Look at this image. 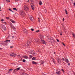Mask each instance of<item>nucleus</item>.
<instances>
[{
    "label": "nucleus",
    "instance_id": "nucleus-1",
    "mask_svg": "<svg viewBox=\"0 0 75 75\" xmlns=\"http://www.w3.org/2000/svg\"><path fill=\"white\" fill-rule=\"evenodd\" d=\"M10 56H11L12 57H16L17 56V54L15 53H13L12 54H10Z\"/></svg>",
    "mask_w": 75,
    "mask_h": 75
},
{
    "label": "nucleus",
    "instance_id": "nucleus-2",
    "mask_svg": "<svg viewBox=\"0 0 75 75\" xmlns=\"http://www.w3.org/2000/svg\"><path fill=\"white\" fill-rule=\"evenodd\" d=\"M20 68H21V67H18L17 69H14L13 70L14 73V72H16V71H18V70H20Z\"/></svg>",
    "mask_w": 75,
    "mask_h": 75
},
{
    "label": "nucleus",
    "instance_id": "nucleus-3",
    "mask_svg": "<svg viewBox=\"0 0 75 75\" xmlns=\"http://www.w3.org/2000/svg\"><path fill=\"white\" fill-rule=\"evenodd\" d=\"M58 63V64H60V63H61V60L59 58H58L57 59Z\"/></svg>",
    "mask_w": 75,
    "mask_h": 75
},
{
    "label": "nucleus",
    "instance_id": "nucleus-4",
    "mask_svg": "<svg viewBox=\"0 0 75 75\" xmlns=\"http://www.w3.org/2000/svg\"><path fill=\"white\" fill-rule=\"evenodd\" d=\"M2 28L3 29L4 31H6V26H5L4 25L2 26Z\"/></svg>",
    "mask_w": 75,
    "mask_h": 75
},
{
    "label": "nucleus",
    "instance_id": "nucleus-5",
    "mask_svg": "<svg viewBox=\"0 0 75 75\" xmlns=\"http://www.w3.org/2000/svg\"><path fill=\"white\" fill-rule=\"evenodd\" d=\"M31 7L32 8V10H34L35 8H34V5H31Z\"/></svg>",
    "mask_w": 75,
    "mask_h": 75
},
{
    "label": "nucleus",
    "instance_id": "nucleus-6",
    "mask_svg": "<svg viewBox=\"0 0 75 75\" xmlns=\"http://www.w3.org/2000/svg\"><path fill=\"white\" fill-rule=\"evenodd\" d=\"M41 41L42 44H45V45H46V44H46V43H45V41H44V40H41Z\"/></svg>",
    "mask_w": 75,
    "mask_h": 75
},
{
    "label": "nucleus",
    "instance_id": "nucleus-7",
    "mask_svg": "<svg viewBox=\"0 0 75 75\" xmlns=\"http://www.w3.org/2000/svg\"><path fill=\"white\" fill-rule=\"evenodd\" d=\"M39 36L40 39H42L44 38V36H43L42 35H39Z\"/></svg>",
    "mask_w": 75,
    "mask_h": 75
},
{
    "label": "nucleus",
    "instance_id": "nucleus-8",
    "mask_svg": "<svg viewBox=\"0 0 75 75\" xmlns=\"http://www.w3.org/2000/svg\"><path fill=\"white\" fill-rule=\"evenodd\" d=\"M21 13L20 14V15L21 16H24V15L25 14V13H24V12L23 11L21 12Z\"/></svg>",
    "mask_w": 75,
    "mask_h": 75
},
{
    "label": "nucleus",
    "instance_id": "nucleus-9",
    "mask_svg": "<svg viewBox=\"0 0 75 75\" xmlns=\"http://www.w3.org/2000/svg\"><path fill=\"white\" fill-rule=\"evenodd\" d=\"M24 10H25V11H28V10H29V8H28V7L25 6Z\"/></svg>",
    "mask_w": 75,
    "mask_h": 75
},
{
    "label": "nucleus",
    "instance_id": "nucleus-10",
    "mask_svg": "<svg viewBox=\"0 0 75 75\" xmlns=\"http://www.w3.org/2000/svg\"><path fill=\"white\" fill-rule=\"evenodd\" d=\"M56 73L57 74V75H60V74H61V71H57L56 72Z\"/></svg>",
    "mask_w": 75,
    "mask_h": 75
},
{
    "label": "nucleus",
    "instance_id": "nucleus-11",
    "mask_svg": "<svg viewBox=\"0 0 75 75\" xmlns=\"http://www.w3.org/2000/svg\"><path fill=\"white\" fill-rule=\"evenodd\" d=\"M39 40L38 39H36L35 40V42H39Z\"/></svg>",
    "mask_w": 75,
    "mask_h": 75
},
{
    "label": "nucleus",
    "instance_id": "nucleus-12",
    "mask_svg": "<svg viewBox=\"0 0 75 75\" xmlns=\"http://www.w3.org/2000/svg\"><path fill=\"white\" fill-rule=\"evenodd\" d=\"M23 57L25 58V59H28V57H27L26 55L23 56Z\"/></svg>",
    "mask_w": 75,
    "mask_h": 75
},
{
    "label": "nucleus",
    "instance_id": "nucleus-13",
    "mask_svg": "<svg viewBox=\"0 0 75 75\" xmlns=\"http://www.w3.org/2000/svg\"><path fill=\"white\" fill-rule=\"evenodd\" d=\"M31 43V42H28V41H27V46H28V45H29V44H30Z\"/></svg>",
    "mask_w": 75,
    "mask_h": 75
},
{
    "label": "nucleus",
    "instance_id": "nucleus-14",
    "mask_svg": "<svg viewBox=\"0 0 75 75\" xmlns=\"http://www.w3.org/2000/svg\"><path fill=\"white\" fill-rule=\"evenodd\" d=\"M31 40H32V39H31V38L29 39L27 41H28V42H31Z\"/></svg>",
    "mask_w": 75,
    "mask_h": 75
},
{
    "label": "nucleus",
    "instance_id": "nucleus-15",
    "mask_svg": "<svg viewBox=\"0 0 75 75\" xmlns=\"http://www.w3.org/2000/svg\"><path fill=\"white\" fill-rule=\"evenodd\" d=\"M48 39H49V40H54V38H52V37H50V38H48Z\"/></svg>",
    "mask_w": 75,
    "mask_h": 75
},
{
    "label": "nucleus",
    "instance_id": "nucleus-16",
    "mask_svg": "<svg viewBox=\"0 0 75 75\" xmlns=\"http://www.w3.org/2000/svg\"><path fill=\"white\" fill-rule=\"evenodd\" d=\"M32 63L33 64H37V63L36 62H35L33 61L32 62Z\"/></svg>",
    "mask_w": 75,
    "mask_h": 75
},
{
    "label": "nucleus",
    "instance_id": "nucleus-17",
    "mask_svg": "<svg viewBox=\"0 0 75 75\" xmlns=\"http://www.w3.org/2000/svg\"><path fill=\"white\" fill-rule=\"evenodd\" d=\"M41 64H44V61L41 60Z\"/></svg>",
    "mask_w": 75,
    "mask_h": 75
},
{
    "label": "nucleus",
    "instance_id": "nucleus-18",
    "mask_svg": "<svg viewBox=\"0 0 75 75\" xmlns=\"http://www.w3.org/2000/svg\"><path fill=\"white\" fill-rule=\"evenodd\" d=\"M22 75H28V74L25 73H22Z\"/></svg>",
    "mask_w": 75,
    "mask_h": 75
},
{
    "label": "nucleus",
    "instance_id": "nucleus-19",
    "mask_svg": "<svg viewBox=\"0 0 75 75\" xmlns=\"http://www.w3.org/2000/svg\"><path fill=\"white\" fill-rule=\"evenodd\" d=\"M36 57H33V58L32 59V60H35Z\"/></svg>",
    "mask_w": 75,
    "mask_h": 75
},
{
    "label": "nucleus",
    "instance_id": "nucleus-20",
    "mask_svg": "<svg viewBox=\"0 0 75 75\" xmlns=\"http://www.w3.org/2000/svg\"><path fill=\"white\" fill-rule=\"evenodd\" d=\"M39 4L40 5H41L42 4V2L41 1H40Z\"/></svg>",
    "mask_w": 75,
    "mask_h": 75
},
{
    "label": "nucleus",
    "instance_id": "nucleus-21",
    "mask_svg": "<svg viewBox=\"0 0 75 75\" xmlns=\"http://www.w3.org/2000/svg\"><path fill=\"white\" fill-rule=\"evenodd\" d=\"M65 61H66V62H67V63H68V62H69V61L68 60V59H66L65 60Z\"/></svg>",
    "mask_w": 75,
    "mask_h": 75
},
{
    "label": "nucleus",
    "instance_id": "nucleus-22",
    "mask_svg": "<svg viewBox=\"0 0 75 75\" xmlns=\"http://www.w3.org/2000/svg\"><path fill=\"white\" fill-rule=\"evenodd\" d=\"M66 14H68V12L66 10V9L65 10Z\"/></svg>",
    "mask_w": 75,
    "mask_h": 75
},
{
    "label": "nucleus",
    "instance_id": "nucleus-23",
    "mask_svg": "<svg viewBox=\"0 0 75 75\" xmlns=\"http://www.w3.org/2000/svg\"><path fill=\"white\" fill-rule=\"evenodd\" d=\"M11 28H12L13 30H16V28H15V27L13 26H12V27H11Z\"/></svg>",
    "mask_w": 75,
    "mask_h": 75
},
{
    "label": "nucleus",
    "instance_id": "nucleus-24",
    "mask_svg": "<svg viewBox=\"0 0 75 75\" xmlns=\"http://www.w3.org/2000/svg\"><path fill=\"white\" fill-rule=\"evenodd\" d=\"M72 35L73 37H74V38H75V35L74 34V33L72 34Z\"/></svg>",
    "mask_w": 75,
    "mask_h": 75
},
{
    "label": "nucleus",
    "instance_id": "nucleus-25",
    "mask_svg": "<svg viewBox=\"0 0 75 75\" xmlns=\"http://www.w3.org/2000/svg\"><path fill=\"white\" fill-rule=\"evenodd\" d=\"M61 71H62V72H63V73H65V71H64V69H61Z\"/></svg>",
    "mask_w": 75,
    "mask_h": 75
},
{
    "label": "nucleus",
    "instance_id": "nucleus-26",
    "mask_svg": "<svg viewBox=\"0 0 75 75\" xmlns=\"http://www.w3.org/2000/svg\"><path fill=\"white\" fill-rule=\"evenodd\" d=\"M30 18L31 21H33V18L32 17H30Z\"/></svg>",
    "mask_w": 75,
    "mask_h": 75
},
{
    "label": "nucleus",
    "instance_id": "nucleus-27",
    "mask_svg": "<svg viewBox=\"0 0 75 75\" xmlns=\"http://www.w3.org/2000/svg\"><path fill=\"white\" fill-rule=\"evenodd\" d=\"M39 32H40V30H36L35 31V33H39Z\"/></svg>",
    "mask_w": 75,
    "mask_h": 75
},
{
    "label": "nucleus",
    "instance_id": "nucleus-28",
    "mask_svg": "<svg viewBox=\"0 0 75 75\" xmlns=\"http://www.w3.org/2000/svg\"><path fill=\"white\" fill-rule=\"evenodd\" d=\"M13 10H16V11H17V10L16 8H13Z\"/></svg>",
    "mask_w": 75,
    "mask_h": 75
},
{
    "label": "nucleus",
    "instance_id": "nucleus-29",
    "mask_svg": "<svg viewBox=\"0 0 75 75\" xmlns=\"http://www.w3.org/2000/svg\"><path fill=\"white\" fill-rule=\"evenodd\" d=\"M23 30L25 32V33H27V30H26V29H24Z\"/></svg>",
    "mask_w": 75,
    "mask_h": 75
},
{
    "label": "nucleus",
    "instance_id": "nucleus-30",
    "mask_svg": "<svg viewBox=\"0 0 75 75\" xmlns=\"http://www.w3.org/2000/svg\"><path fill=\"white\" fill-rule=\"evenodd\" d=\"M11 22L12 23H16V22L14 21H12Z\"/></svg>",
    "mask_w": 75,
    "mask_h": 75
},
{
    "label": "nucleus",
    "instance_id": "nucleus-31",
    "mask_svg": "<svg viewBox=\"0 0 75 75\" xmlns=\"http://www.w3.org/2000/svg\"><path fill=\"white\" fill-rule=\"evenodd\" d=\"M30 30H31V31H34V29L33 28H31Z\"/></svg>",
    "mask_w": 75,
    "mask_h": 75
},
{
    "label": "nucleus",
    "instance_id": "nucleus-32",
    "mask_svg": "<svg viewBox=\"0 0 75 75\" xmlns=\"http://www.w3.org/2000/svg\"><path fill=\"white\" fill-rule=\"evenodd\" d=\"M12 11V12H11L12 14H14V11Z\"/></svg>",
    "mask_w": 75,
    "mask_h": 75
},
{
    "label": "nucleus",
    "instance_id": "nucleus-33",
    "mask_svg": "<svg viewBox=\"0 0 75 75\" xmlns=\"http://www.w3.org/2000/svg\"><path fill=\"white\" fill-rule=\"evenodd\" d=\"M10 26H11V27H13V25L12 24V23H11L10 24Z\"/></svg>",
    "mask_w": 75,
    "mask_h": 75
},
{
    "label": "nucleus",
    "instance_id": "nucleus-34",
    "mask_svg": "<svg viewBox=\"0 0 75 75\" xmlns=\"http://www.w3.org/2000/svg\"><path fill=\"white\" fill-rule=\"evenodd\" d=\"M23 62H25V60L24 59H23Z\"/></svg>",
    "mask_w": 75,
    "mask_h": 75
},
{
    "label": "nucleus",
    "instance_id": "nucleus-35",
    "mask_svg": "<svg viewBox=\"0 0 75 75\" xmlns=\"http://www.w3.org/2000/svg\"><path fill=\"white\" fill-rule=\"evenodd\" d=\"M9 71H13V69H9Z\"/></svg>",
    "mask_w": 75,
    "mask_h": 75
},
{
    "label": "nucleus",
    "instance_id": "nucleus-36",
    "mask_svg": "<svg viewBox=\"0 0 75 75\" xmlns=\"http://www.w3.org/2000/svg\"><path fill=\"white\" fill-rule=\"evenodd\" d=\"M52 59H53V62H54V64H55V62H54V61H53L54 60V59H53L52 57Z\"/></svg>",
    "mask_w": 75,
    "mask_h": 75
},
{
    "label": "nucleus",
    "instance_id": "nucleus-37",
    "mask_svg": "<svg viewBox=\"0 0 75 75\" xmlns=\"http://www.w3.org/2000/svg\"><path fill=\"white\" fill-rule=\"evenodd\" d=\"M62 44H63V45H64V47H65V44H64V42H62Z\"/></svg>",
    "mask_w": 75,
    "mask_h": 75
},
{
    "label": "nucleus",
    "instance_id": "nucleus-38",
    "mask_svg": "<svg viewBox=\"0 0 75 75\" xmlns=\"http://www.w3.org/2000/svg\"><path fill=\"white\" fill-rule=\"evenodd\" d=\"M6 18L8 20H9V19H10V18H9L8 17H6Z\"/></svg>",
    "mask_w": 75,
    "mask_h": 75
},
{
    "label": "nucleus",
    "instance_id": "nucleus-39",
    "mask_svg": "<svg viewBox=\"0 0 75 75\" xmlns=\"http://www.w3.org/2000/svg\"><path fill=\"white\" fill-rule=\"evenodd\" d=\"M29 57H30V58H32V57H33V56H32V55H30L29 56Z\"/></svg>",
    "mask_w": 75,
    "mask_h": 75
},
{
    "label": "nucleus",
    "instance_id": "nucleus-40",
    "mask_svg": "<svg viewBox=\"0 0 75 75\" xmlns=\"http://www.w3.org/2000/svg\"><path fill=\"white\" fill-rule=\"evenodd\" d=\"M62 59L63 61H65V59L64 58H63Z\"/></svg>",
    "mask_w": 75,
    "mask_h": 75
},
{
    "label": "nucleus",
    "instance_id": "nucleus-41",
    "mask_svg": "<svg viewBox=\"0 0 75 75\" xmlns=\"http://www.w3.org/2000/svg\"><path fill=\"white\" fill-rule=\"evenodd\" d=\"M3 23H5L6 24H7V23L6 22H4Z\"/></svg>",
    "mask_w": 75,
    "mask_h": 75
},
{
    "label": "nucleus",
    "instance_id": "nucleus-42",
    "mask_svg": "<svg viewBox=\"0 0 75 75\" xmlns=\"http://www.w3.org/2000/svg\"><path fill=\"white\" fill-rule=\"evenodd\" d=\"M56 40H57V42H59V40H58V39H56Z\"/></svg>",
    "mask_w": 75,
    "mask_h": 75
},
{
    "label": "nucleus",
    "instance_id": "nucleus-43",
    "mask_svg": "<svg viewBox=\"0 0 75 75\" xmlns=\"http://www.w3.org/2000/svg\"><path fill=\"white\" fill-rule=\"evenodd\" d=\"M10 11H12V10H11L10 9H8Z\"/></svg>",
    "mask_w": 75,
    "mask_h": 75
},
{
    "label": "nucleus",
    "instance_id": "nucleus-44",
    "mask_svg": "<svg viewBox=\"0 0 75 75\" xmlns=\"http://www.w3.org/2000/svg\"><path fill=\"white\" fill-rule=\"evenodd\" d=\"M6 1L7 3L8 2V0H6Z\"/></svg>",
    "mask_w": 75,
    "mask_h": 75
},
{
    "label": "nucleus",
    "instance_id": "nucleus-45",
    "mask_svg": "<svg viewBox=\"0 0 75 75\" xmlns=\"http://www.w3.org/2000/svg\"><path fill=\"white\" fill-rule=\"evenodd\" d=\"M53 42H56L55 40H53Z\"/></svg>",
    "mask_w": 75,
    "mask_h": 75
},
{
    "label": "nucleus",
    "instance_id": "nucleus-46",
    "mask_svg": "<svg viewBox=\"0 0 75 75\" xmlns=\"http://www.w3.org/2000/svg\"><path fill=\"white\" fill-rule=\"evenodd\" d=\"M62 32L60 33V35H62Z\"/></svg>",
    "mask_w": 75,
    "mask_h": 75
},
{
    "label": "nucleus",
    "instance_id": "nucleus-47",
    "mask_svg": "<svg viewBox=\"0 0 75 75\" xmlns=\"http://www.w3.org/2000/svg\"><path fill=\"white\" fill-rule=\"evenodd\" d=\"M1 21H4V20H3V19H2L1 20Z\"/></svg>",
    "mask_w": 75,
    "mask_h": 75
},
{
    "label": "nucleus",
    "instance_id": "nucleus-48",
    "mask_svg": "<svg viewBox=\"0 0 75 75\" xmlns=\"http://www.w3.org/2000/svg\"><path fill=\"white\" fill-rule=\"evenodd\" d=\"M65 20V19L64 18H63V21H64V20Z\"/></svg>",
    "mask_w": 75,
    "mask_h": 75
},
{
    "label": "nucleus",
    "instance_id": "nucleus-49",
    "mask_svg": "<svg viewBox=\"0 0 75 75\" xmlns=\"http://www.w3.org/2000/svg\"><path fill=\"white\" fill-rule=\"evenodd\" d=\"M10 48H13V46H11L10 47Z\"/></svg>",
    "mask_w": 75,
    "mask_h": 75
},
{
    "label": "nucleus",
    "instance_id": "nucleus-50",
    "mask_svg": "<svg viewBox=\"0 0 75 75\" xmlns=\"http://www.w3.org/2000/svg\"><path fill=\"white\" fill-rule=\"evenodd\" d=\"M1 46H2V45H1L0 44V47H1Z\"/></svg>",
    "mask_w": 75,
    "mask_h": 75
},
{
    "label": "nucleus",
    "instance_id": "nucleus-51",
    "mask_svg": "<svg viewBox=\"0 0 75 75\" xmlns=\"http://www.w3.org/2000/svg\"><path fill=\"white\" fill-rule=\"evenodd\" d=\"M6 42H7V41H8V40H6Z\"/></svg>",
    "mask_w": 75,
    "mask_h": 75
},
{
    "label": "nucleus",
    "instance_id": "nucleus-52",
    "mask_svg": "<svg viewBox=\"0 0 75 75\" xmlns=\"http://www.w3.org/2000/svg\"><path fill=\"white\" fill-rule=\"evenodd\" d=\"M69 65H70V64L69 63H68Z\"/></svg>",
    "mask_w": 75,
    "mask_h": 75
},
{
    "label": "nucleus",
    "instance_id": "nucleus-53",
    "mask_svg": "<svg viewBox=\"0 0 75 75\" xmlns=\"http://www.w3.org/2000/svg\"><path fill=\"white\" fill-rule=\"evenodd\" d=\"M8 2H10V1L8 0Z\"/></svg>",
    "mask_w": 75,
    "mask_h": 75
},
{
    "label": "nucleus",
    "instance_id": "nucleus-54",
    "mask_svg": "<svg viewBox=\"0 0 75 75\" xmlns=\"http://www.w3.org/2000/svg\"><path fill=\"white\" fill-rule=\"evenodd\" d=\"M10 72H11L10 71L8 72V73H10Z\"/></svg>",
    "mask_w": 75,
    "mask_h": 75
},
{
    "label": "nucleus",
    "instance_id": "nucleus-55",
    "mask_svg": "<svg viewBox=\"0 0 75 75\" xmlns=\"http://www.w3.org/2000/svg\"><path fill=\"white\" fill-rule=\"evenodd\" d=\"M74 6H75V3H74Z\"/></svg>",
    "mask_w": 75,
    "mask_h": 75
},
{
    "label": "nucleus",
    "instance_id": "nucleus-56",
    "mask_svg": "<svg viewBox=\"0 0 75 75\" xmlns=\"http://www.w3.org/2000/svg\"><path fill=\"white\" fill-rule=\"evenodd\" d=\"M54 54H55V52H54Z\"/></svg>",
    "mask_w": 75,
    "mask_h": 75
},
{
    "label": "nucleus",
    "instance_id": "nucleus-57",
    "mask_svg": "<svg viewBox=\"0 0 75 75\" xmlns=\"http://www.w3.org/2000/svg\"><path fill=\"white\" fill-rule=\"evenodd\" d=\"M4 42H7V41H6H6H4Z\"/></svg>",
    "mask_w": 75,
    "mask_h": 75
},
{
    "label": "nucleus",
    "instance_id": "nucleus-58",
    "mask_svg": "<svg viewBox=\"0 0 75 75\" xmlns=\"http://www.w3.org/2000/svg\"><path fill=\"white\" fill-rule=\"evenodd\" d=\"M1 7H3V6L2 5H1Z\"/></svg>",
    "mask_w": 75,
    "mask_h": 75
},
{
    "label": "nucleus",
    "instance_id": "nucleus-59",
    "mask_svg": "<svg viewBox=\"0 0 75 75\" xmlns=\"http://www.w3.org/2000/svg\"><path fill=\"white\" fill-rule=\"evenodd\" d=\"M0 9H1V6H0Z\"/></svg>",
    "mask_w": 75,
    "mask_h": 75
},
{
    "label": "nucleus",
    "instance_id": "nucleus-60",
    "mask_svg": "<svg viewBox=\"0 0 75 75\" xmlns=\"http://www.w3.org/2000/svg\"><path fill=\"white\" fill-rule=\"evenodd\" d=\"M38 18V20H40V18Z\"/></svg>",
    "mask_w": 75,
    "mask_h": 75
},
{
    "label": "nucleus",
    "instance_id": "nucleus-61",
    "mask_svg": "<svg viewBox=\"0 0 75 75\" xmlns=\"http://www.w3.org/2000/svg\"><path fill=\"white\" fill-rule=\"evenodd\" d=\"M2 49V48H0V50H1Z\"/></svg>",
    "mask_w": 75,
    "mask_h": 75
},
{
    "label": "nucleus",
    "instance_id": "nucleus-62",
    "mask_svg": "<svg viewBox=\"0 0 75 75\" xmlns=\"http://www.w3.org/2000/svg\"><path fill=\"white\" fill-rule=\"evenodd\" d=\"M39 21V22H40V21L39 20V21Z\"/></svg>",
    "mask_w": 75,
    "mask_h": 75
},
{
    "label": "nucleus",
    "instance_id": "nucleus-63",
    "mask_svg": "<svg viewBox=\"0 0 75 75\" xmlns=\"http://www.w3.org/2000/svg\"><path fill=\"white\" fill-rule=\"evenodd\" d=\"M12 38H14V36L12 37Z\"/></svg>",
    "mask_w": 75,
    "mask_h": 75
},
{
    "label": "nucleus",
    "instance_id": "nucleus-64",
    "mask_svg": "<svg viewBox=\"0 0 75 75\" xmlns=\"http://www.w3.org/2000/svg\"><path fill=\"white\" fill-rule=\"evenodd\" d=\"M8 41H9V42H10V40H9Z\"/></svg>",
    "mask_w": 75,
    "mask_h": 75
}]
</instances>
